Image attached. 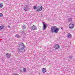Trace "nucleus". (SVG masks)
<instances>
[{
	"mask_svg": "<svg viewBox=\"0 0 75 75\" xmlns=\"http://www.w3.org/2000/svg\"><path fill=\"white\" fill-rule=\"evenodd\" d=\"M51 31L52 32H55L56 33H57L58 32L59 29L57 28V27L54 26L52 27L51 28Z\"/></svg>",
	"mask_w": 75,
	"mask_h": 75,
	"instance_id": "nucleus-1",
	"label": "nucleus"
},
{
	"mask_svg": "<svg viewBox=\"0 0 75 75\" xmlns=\"http://www.w3.org/2000/svg\"><path fill=\"white\" fill-rule=\"evenodd\" d=\"M19 48L18 50H23L24 49V48H25V45L23 42H21L19 44Z\"/></svg>",
	"mask_w": 75,
	"mask_h": 75,
	"instance_id": "nucleus-2",
	"label": "nucleus"
},
{
	"mask_svg": "<svg viewBox=\"0 0 75 75\" xmlns=\"http://www.w3.org/2000/svg\"><path fill=\"white\" fill-rule=\"evenodd\" d=\"M74 27H75V24L72 23H70L69 25L70 29H72V28H74Z\"/></svg>",
	"mask_w": 75,
	"mask_h": 75,
	"instance_id": "nucleus-3",
	"label": "nucleus"
},
{
	"mask_svg": "<svg viewBox=\"0 0 75 75\" xmlns=\"http://www.w3.org/2000/svg\"><path fill=\"white\" fill-rule=\"evenodd\" d=\"M30 28L32 31H35L37 30V26L35 25H33L30 27Z\"/></svg>",
	"mask_w": 75,
	"mask_h": 75,
	"instance_id": "nucleus-4",
	"label": "nucleus"
},
{
	"mask_svg": "<svg viewBox=\"0 0 75 75\" xmlns=\"http://www.w3.org/2000/svg\"><path fill=\"white\" fill-rule=\"evenodd\" d=\"M42 7L41 6H38L37 7L38 9L37 10V11H40L42 10Z\"/></svg>",
	"mask_w": 75,
	"mask_h": 75,
	"instance_id": "nucleus-5",
	"label": "nucleus"
},
{
	"mask_svg": "<svg viewBox=\"0 0 75 75\" xmlns=\"http://www.w3.org/2000/svg\"><path fill=\"white\" fill-rule=\"evenodd\" d=\"M54 48H55L56 49H58V48H59V47L60 46L58 44H56L54 46Z\"/></svg>",
	"mask_w": 75,
	"mask_h": 75,
	"instance_id": "nucleus-6",
	"label": "nucleus"
},
{
	"mask_svg": "<svg viewBox=\"0 0 75 75\" xmlns=\"http://www.w3.org/2000/svg\"><path fill=\"white\" fill-rule=\"evenodd\" d=\"M42 23H43V29L44 30H45L46 29V28H47V26H46V25L45 24L44 22H42Z\"/></svg>",
	"mask_w": 75,
	"mask_h": 75,
	"instance_id": "nucleus-7",
	"label": "nucleus"
},
{
	"mask_svg": "<svg viewBox=\"0 0 75 75\" xmlns=\"http://www.w3.org/2000/svg\"><path fill=\"white\" fill-rule=\"evenodd\" d=\"M6 58H10L11 57V54L8 53L6 54Z\"/></svg>",
	"mask_w": 75,
	"mask_h": 75,
	"instance_id": "nucleus-8",
	"label": "nucleus"
},
{
	"mask_svg": "<svg viewBox=\"0 0 75 75\" xmlns=\"http://www.w3.org/2000/svg\"><path fill=\"white\" fill-rule=\"evenodd\" d=\"M4 29V25L1 24H0V30Z\"/></svg>",
	"mask_w": 75,
	"mask_h": 75,
	"instance_id": "nucleus-9",
	"label": "nucleus"
},
{
	"mask_svg": "<svg viewBox=\"0 0 75 75\" xmlns=\"http://www.w3.org/2000/svg\"><path fill=\"white\" fill-rule=\"evenodd\" d=\"M3 7V3L0 2V8H1Z\"/></svg>",
	"mask_w": 75,
	"mask_h": 75,
	"instance_id": "nucleus-10",
	"label": "nucleus"
},
{
	"mask_svg": "<svg viewBox=\"0 0 75 75\" xmlns=\"http://www.w3.org/2000/svg\"><path fill=\"white\" fill-rule=\"evenodd\" d=\"M71 37H72V35H71V34H70V33H68L67 36V37L69 38H70Z\"/></svg>",
	"mask_w": 75,
	"mask_h": 75,
	"instance_id": "nucleus-11",
	"label": "nucleus"
},
{
	"mask_svg": "<svg viewBox=\"0 0 75 75\" xmlns=\"http://www.w3.org/2000/svg\"><path fill=\"white\" fill-rule=\"evenodd\" d=\"M42 71L43 73H45V72H46V69L43 68L42 70Z\"/></svg>",
	"mask_w": 75,
	"mask_h": 75,
	"instance_id": "nucleus-12",
	"label": "nucleus"
},
{
	"mask_svg": "<svg viewBox=\"0 0 75 75\" xmlns=\"http://www.w3.org/2000/svg\"><path fill=\"white\" fill-rule=\"evenodd\" d=\"M15 37H17V38H20V35H18V34H17L16 35H15Z\"/></svg>",
	"mask_w": 75,
	"mask_h": 75,
	"instance_id": "nucleus-13",
	"label": "nucleus"
},
{
	"mask_svg": "<svg viewBox=\"0 0 75 75\" xmlns=\"http://www.w3.org/2000/svg\"><path fill=\"white\" fill-rule=\"evenodd\" d=\"M3 16V14L1 13H0V17H1Z\"/></svg>",
	"mask_w": 75,
	"mask_h": 75,
	"instance_id": "nucleus-14",
	"label": "nucleus"
},
{
	"mask_svg": "<svg viewBox=\"0 0 75 75\" xmlns=\"http://www.w3.org/2000/svg\"><path fill=\"white\" fill-rule=\"evenodd\" d=\"M23 71L24 72H25L26 71V69H25V68H24L23 69Z\"/></svg>",
	"mask_w": 75,
	"mask_h": 75,
	"instance_id": "nucleus-15",
	"label": "nucleus"
},
{
	"mask_svg": "<svg viewBox=\"0 0 75 75\" xmlns=\"http://www.w3.org/2000/svg\"><path fill=\"white\" fill-rule=\"evenodd\" d=\"M24 10L25 11H27V8H24Z\"/></svg>",
	"mask_w": 75,
	"mask_h": 75,
	"instance_id": "nucleus-16",
	"label": "nucleus"
},
{
	"mask_svg": "<svg viewBox=\"0 0 75 75\" xmlns=\"http://www.w3.org/2000/svg\"><path fill=\"white\" fill-rule=\"evenodd\" d=\"M34 8L35 10L37 8V7L36 6H35L34 7Z\"/></svg>",
	"mask_w": 75,
	"mask_h": 75,
	"instance_id": "nucleus-17",
	"label": "nucleus"
},
{
	"mask_svg": "<svg viewBox=\"0 0 75 75\" xmlns=\"http://www.w3.org/2000/svg\"><path fill=\"white\" fill-rule=\"evenodd\" d=\"M23 29H25V28H26V27H24V26H23Z\"/></svg>",
	"mask_w": 75,
	"mask_h": 75,
	"instance_id": "nucleus-18",
	"label": "nucleus"
},
{
	"mask_svg": "<svg viewBox=\"0 0 75 75\" xmlns=\"http://www.w3.org/2000/svg\"><path fill=\"white\" fill-rule=\"evenodd\" d=\"M28 6H27V5H26L25 8H28Z\"/></svg>",
	"mask_w": 75,
	"mask_h": 75,
	"instance_id": "nucleus-19",
	"label": "nucleus"
},
{
	"mask_svg": "<svg viewBox=\"0 0 75 75\" xmlns=\"http://www.w3.org/2000/svg\"><path fill=\"white\" fill-rule=\"evenodd\" d=\"M69 21H71V18L69 19Z\"/></svg>",
	"mask_w": 75,
	"mask_h": 75,
	"instance_id": "nucleus-20",
	"label": "nucleus"
},
{
	"mask_svg": "<svg viewBox=\"0 0 75 75\" xmlns=\"http://www.w3.org/2000/svg\"><path fill=\"white\" fill-rule=\"evenodd\" d=\"M8 27H9V28H10V26L8 25Z\"/></svg>",
	"mask_w": 75,
	"mask_h": 75,
	"instance_id": "nucleus-21",
	"label": "nucleus"
}]
</instances>
